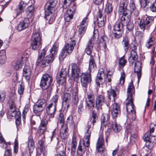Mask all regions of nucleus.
Instances as JSON below:
<instances>
[{
	"mask_svg": "<svg viewBox=\"0 0 156 156\" xmlns=\"http://www.w3.org/2000/svg\"><path fill=\"white\" fill-rule=\"evenodd\" d=\"M71 66V73L69 74V76L71 80H73L80 76L81 86L84 92L86 93L88 85L91 83L92 80L91 73L94 72L97 67L93 56L90 55L89 61L88 70L85 73H82L80 76L79 74L80 72L79 67L74 63H72Z\"/></svg>",
	"mask_w": 156,
	"mask_h": 156,
	"instance_id": "1",
	"label": "nucleus"
},
{
	"mask_svg": "<svg viewBox=\"0 0 156 156\" xmlns=\"http://www.w3.org/2000/svg\"><path fill=\"white\" fill-rule=\"evenodd\" d=\"M0 142L3 144V145L2 147L3 148H6L7 147V143L5 142L4 139L3 138V136L0 132Z\"/></svg>",
	"mask_w": 156,
	"mask_h": 156,
	"instance_id": "61",
	"label": "nucleus"
},
{
	"mask_svg": "<svg viewBox=\"0 0 156 156\" xmlns=\"http://www.w3.org/2000/svg\"><path fill=\"white\" fill-rule=\"evenodd\" d=\"M133 48V49L131 51V57L129 59V62L132 64L137 59L138 57L136 51L137 48L136 46H134Z\"/></svg>",
	"mask_w": 156,
	"mask_h": 156,
	"instance_id": "29",
	"label": "nucleus"
},
{
	"mask_svg": "<svg viewBox=\"0 0 156 156\" xmlns=\"http://www.w3.org/2000/svg\"><path fill=\"white\" fill-rule=\"evenodd\" d=\"M151 135L150 134V133L147 132L143 136L144 140L146 142L147 141L149 142H153V141L152 140L151 138Z\"/></svg>",
	"mask_w": 156,
	"mask_h": 156,
	"instance_id": "47",
	"label": "nucleus"
},
{
	"mask_svg": "<svg viewBox=\"0 0 156 156\" xmlns=\"http://www.w3.org/2000/svg\"><path fill=\"white\" fill-rule=\"evenodd\" d=\"M123 24L122 22H116L113 25L112 32L124 31Z\"/></svg>",
	"mask_w": 156,
	"mask_h": 156,
	"instance_id": "34",
	"label": "nucleus"
},
{
	"mask_svg": "<svg viewBox=\"0 0 156 156\" xmlns=\"http://www.w3.org/2000/svg\"><path fill=\"white\" fill-rule=\"evenodd\" d=\"M104 144L103 136L102 134L99 135L96 145L97 150L98 152H101L103 150L102 146Z\"/></svg>",
	"mask_w": 156,
	"mask_h": 156,
	"instance_id": "27",
	"label": "nucleus"
},
{
	"mask_svg": "<svg viewBox=\"0 0 156 156\" xmlns=\"http://www.w3.org/2000/svg\"><path fill=\"white\" fill-rule=\"evenodd\" d=\"M58 48V45L55 43L50 50V54L45 57L47 49L45 48L43 49L39 53L36 65L37 66L41 63V67L44 68L48 66L49 64L52 63L57 53Z\"/></svg>",
	"mask_w": 156,
	"mask_h": 156,
	"instance_id": "2",
	"label": "nucleus"
},
{
	"mask_svg": "<svg viewBox=\"0 0 156 156\" xmlns=\"http://www.w3.org/2000/svg\"><path fill=\"white\" fill-rule=\"evenodd\" d=\"M84 110L83 104V102H81L78 106L77 112L80 114H82Z\"/></svg>",
	"mask_w": 156,
	"mask_h": 156,
	"instance_id": "56",
	"label": "nucleus"
},
{
	"mask_svg": "<svg viewBox=\"0 0 156 156\" xmlns=\"http://www.w3.org/2000/svg\"><path fill=\"white\" fill-rule=\"evenodd\" d=\"M122 45L125 52L126 53L129 49L130 46L129 40L127 37H123L122 41Z\"/></svg>",
	"mask_w": 156,
	"mask_h": 156,
	"instance_id": "35",
	"label": "nucleus"
},
{
	"mask_svg": "<svg viewBox=\"0 0 156 156\" xmlns=\"http://www.w3.org/2000/svg\"><path fill=\"white\" fill-rule=\"evenodd\" d=\"M98 117L97 113H95L94 111H93L92 112V116L90 121L88 122V124L90 122V123H92L93 125H94V124L98 121Z\"/></svg>",
	"mask_w": 156,
	"mask_h": 156,
	"instance_id": "43",
	"label": "nucleus"
},
{
	"mask_svg": "<svg viewBox=\"0 0 156 156\" xmlns=\"http://www.w3.org/2000/svg\"><path fill=\"white\" fill-rule=\"evenodd\" d=\"M105 78V74L103 69H99L95 80L96 84L97 87H100L101 84H102L105 81L103 78Z\"/></svg>",
	"mask_w": 156,
	"mask_h": 156,
	"instance_id": "11",
	"label": "nucleus"
},
{
	"mask_svg": "<svg viewBox=\"0 0 156 156\" xmlns=\"http://www.w3.org/2000/svg\"><path fill=\"white\" fill-rule=\"evenodd\" d=\"M58 97V96L56 94L54 95L51 100L50 103H52L54 105L57 106Z\"/></svg>",
	"mask_w": 156,
	"mask_h": 156,
	"instance_id": "54",
	"label": "nucleus"
},
{
	"mask_svg": "<svg viewBox=\"0 0 156 156\" xmlns=\"http://www.w3.org/2000/svg\"><path fill=\"white\" fill-rule=\"evenodd\" d=\"M97 18L98 26L99 27L103 26L105 23V21L106 20V16H102V12L100 9H99L97 12Z\"/></svg>",
	"mask_w": 156,
	"mask_h": 156,
	"instance_id": "15",
	"label": "nucleus"
},
{
	"mask_svg": "<svg viewBox=\"0 0 156 156\" xmlns=\"http://www.w3.org/2000/svg\"><path fill=\"white\" fill-rule=\"evenodd\" d=\"M128 3V0H122L120 2L119 8V11L120 12L125 15H127L129 14L130 11L127 9V6Z\"/></svg>",
	"mask_w": 156,
	"mask_h": 156,
	"instance_id": "12",
	"label": "nucleus"
},
{
	"mask_svg": "<svg viewBox=\"0 0 156 156\" xmlns=\"http://www.w3.org/2000/svg\"><path fill=\"white\" fill-rule=\"evenodd\" d=\"M122 15L121 18V21L120 22H122L123 23V24L124 23L125 21H126V22L128 23L130 21V16L129 15L128 16H126L127 15H125L124 14H122Z\"/></svg>",
	"mask_w": 156,
	"mask_h": 156,
	"instance_id": "52",
	"label": "nucleus"
},
{
	"mask_svg": "<svg viewBox=\"0 0 156 156\" xmlns=\"http://www.w3.org/2000/svg\"><path fill=\"white\" fill-rule=\"evenodd\" d=\"M56 106L52 103H50L45 108L46 112L51 117H54L56 110Z\"/></svg>",
	"mask_w": 156,
	"mask_h": 156,
	"instance_id": "19",
	"label": "nucleus"
},
{
	"mask_svg": "<svg viewBox=\"0 0 156 156\" xmlns=\"http://www.w3.org/2000/svg\"><path fill=\"white\" fill-rule=\"evenodd\" d=\"M66 122L70 126H72L74 123L73 117L72 115H70L67 118Z\"/></svg>",
	"mask_w": 156,
	"mask_h": 156,
	"instance_id": "62",
	"label": "nucleus"
},
{
	"mask_svg": "<svg viewBox=\"0 0 156 156\" xmlns=\"http://www.w3.org/2000/svg\"><path fill=\"white\" fill-rule=\"evenodd\" d=\"M47 105V101L44 99H38L34 106L33 111L36 115L39 116L41 114Z\"/></svg>",
	"mask_w": 156,
	"mask_h": 156,
	"instance_id": "6",
	"label": "nucleus"
},
{
	"mask_svg": "<svg viewBox=\"0 0 156 156\" xmlns=\"http://www.w3.org/2000/svg\"><path fill=\"white\" fill-rule=\"evenodd\" d=\"M128 23H126V29L127 30L131 32H132L134 27V24L133 22L129 21Z\"/></svg>",
	"mask_w": 156,
	"mask_h": 156,
	"instance_id": "50",
	"label": "nucleus"
},
{
	"mask_svg": "<svg viewBox=\"0 0 156 156\" xmlns=\"http://www.w3.org/2000/svg\"><path fill=\"white\" fill-rule=\"evenodd\" d=\"M27 4V3L24 1H21L19 4L18 7L20 11L17 12L16 14V16H18L19 14H21L22 12H23L26 5Z\"/></svg>",
	"mask_w": 156,
	"mask_h": 156,
	"instance_id": "38",
	"label": "nucleus"
},
{
	"mask_svg": "<svg viewBox=\"0 0 156 156\" xmlns=\"http://www.w3.org/2000/svg\"><path fill=\"white\" fill-rule=\"evenodd\" d=\"M34 11V5L32 4L29 5L27 9V14L29 15H31Z\"/></svg>",
	"mask_w": 156,
	"mask_h": 156,
	"instance_id": "48",
	"label": "nucleus"
},
{
	"mask_svg": "<svg viewBox=\"0 0 156 156\" xmlns=\"http://www.w3.org/2000/svg\"><path fill=\"white\" fill-rule=\"evenodd\" d=\"M94 36L95 34H94L87 42L85 49V51L87 54L90 56L91 55L94 44Z\"/></svg>",
	"mask_w": 156,
	"mask_h": 156,
	"instance_id": "10",
	"label": "nucleus"
},
{
	"mask_svg": "<svg viewBox=\"0 0 156 156\" xmlns=\"http://www.w3.org/2000/svg\"><path fill=\"white\" fill-rule=\"evenodd\" d=\"M34 143L32 137L30 136L28 141L27 147L29 153H32L34 149Z\"/></svg>",
	"mask_w": 156,
	"mask_h": 156,
	"instance_id": "33",
	"label": "nucleus"
},
{
	"mask_svg": "<svg viewBox=\"0 0 156 156\" xmlns=\"http://www.w3.org/2000/svg\"><path fill=\"white\" fill-rule=\"evenodd\" d=\"M18 141L17 139H15V141L14 142V152L17 154L18 151Z\"/></svg>",
	"mask_w": 156,
	"mask_h": 156,
	"instance_id": "63",
	"label": "nucleus"
},
{
	"mask_svg": "<svg viewBox=\"0 0 156 156\" xmlns=\"http://www.w3.org/2000/svg\"><path fill=\"white\" fill-rule=\"evenodd\" d=\"M57 3L56 0H49L45 4L44 9L45 17L50 24L52 23L55 20V16L53 13Z\"/></svg>",
	"mask_w": 156,
	"mask_h": 156,
	"instance_id": "4",
	"label": "nucleus"
},
{
	"mask_svg": "<svg viewBox=\"0 0 156 156\" xmlns=\"http://www.w3.org/2000/svg\"><path fill=\"white\" fill-rule=\"evenodd\" d=\"M105 141L107 142L108 139L109 137L112 134V131L111 128H108L105 131Z\"/></svg>",
	"mask_w": 156,
	"mask_h": 156,
	"instance_id": "58",
	"label": "nucleus"
},
{
	"mask_svg": "<svg viewBox=\"0 0 156 156\" xmlns=\"http://www.w3.org/2000/svg\"><path fill=\"white\" fill-rule=\"evenodd\" d=\"M85 142L86 143L84 140L80 142L77 151V155L82 156L85 151L88 149L90 146V141L86 140Z\"/></svg>",
	"mask_w": 156,
	"mask_h": 156,
	"instance_id": "9",
	"label": "nucleus"
},
{
	"mask_svg": "<svg viewBox=\"0 0 156 156\" xmlns=\"http://www.w3.org/2000/svg\"><path fill=\"white\" fill-rule=\"evenodd\" d=\"M10 115L17 119L21 116V113L18 108H15V109L11 111Z\"/></svg>",
	"mask_w": 156,
	"mask_h": 156,
	"instance_id": "41",
	"label": "nucleus"
},
{
	"mask_svg": "<svg viewBox=\"0 0 156 156\" xmlns=\"http://www.w3.org/2000/svg\"><path fill=\"white\" fill-rule=\"evenodd\" d=\"M110 125L108 127H111L115 133L119 132L122 129L121 126L116 123V119H114L112 120H111V123Z\"/></svg>",
	"mask_w": 156,
	"mask_h": 156,
	"instance_id": "25",
	"label": "nucleus"
},
{
	"mask_svg": "<svg viewBox=\"0 0 156 156\" xmlns=\"http://www.w3.org/2000/svg\"><path fill=\"white\" fill-rule=\"evenodd\" d=\"M24 90V86L23 84H20L18 87V92L20 95L22 94Z\"/></svg>",
	"mask_w": 156,
	"mask_h": 156,
	"instance_id": "64",
	"label": "nucleus"
},
{
	"mask_svg": "<svg viewBox=\"0 0 156 156\" xmlns=\"http://www.w3.org/2000/svg\"><path fill=\"white\" fill-rule=\"evenodd\" d=\"M66 80V72L64 69H62L57 77V82L59 84H63Z\"/></svg>",
	"mask_w": 156,
	"mask_h": 156,
	"instance_id": "17",
	"label": "nucleus"
},
{
	"mask_svg": "<svg viewBox=\"0 0 156 156\" xmlns=\"http://www.w3.org/2000/svg\"><path fill=\"white\" fill-rule=\"evenodd\" d=\"M78 89L77 87H75L72 91L73 96V102L74 105H76L79 102L78 97Z\"/></svg>",
	"mask_w": 156,
	"mask_h": 156,
	"instance_id": "28",
	"label": "nucleus"
},
{
	"mask_svg": "<svg viewBox=\"0 0 156 156\" xmlns=\"http://www.w3.org/2000/svg\"><path fill=\"white\" fill-rule=\"evenodd\" d=\"M88 20L87 16L83 19L78 29L79 34L81 37L85 33L88 25Z\"/></svg>",
	"mask_w": 156,
	"mask_h": 156,
	"instance_id": "13",
	"label": "nucleus"
},
{
	"mask_svg": "<svg viewBox=\"0 0 156 156\" xmlns=\"http://www.w3.org/2000/svg\"><path fill=\"white\" fill-rule=\"evenodd\" d=\"M126 60L124 58V56H123L119 58V65L120 68H122L126 64Z\"/></svg>",
	"mask_w": 156,
	"mask_h": 156,
	"instance_id": "44",
	"label": "nucleus"
},
{
	"mask_svg": "<svg viewBox=\"0 0 156 156\" xmlns=\"http://www.w3.org/2000/svg\"><path fill=\"white\" fill-rule=\"evenodd\" d=\"M141 63L140 61H136L135 63L134 72L136 73L138 80L140 79L141 76Z\"/></svg>",
	"mask_w": 156,
	"mask_h": 156,
	"instance_id": "24",
	"label": "nucleus"
},
{
	"mask_svg": "<svg viewBox=\"0 0 156 156\" xmlns=\"http://www.w3.org/2000/svg\"><path fill=\"white\" fill-rule=\"evenodd\" d=\"M31 48L34 50H39L41 47V42L31 41Z\"/></svg>",
	"mask_w": 156,
	"mask_h": 156,
	"instance_id": "39",
	"label": "nucleus"
},
{
	"mask_svg": "<svg viewBox=\"0 0 156 156\" xmlns=\"http://www.w3.org/2000/svg\"><path fill=\"white\" fill-rule=\"evenodd\" d=\"M76 41L75 40L72 41L70 44L66 43L65 44L63 48L68 54H70L72 53L76 44Z\"/></svg>",
	"mask_w": 156,
	"mask_h": 156,
	"instance_id": "20",
	"label": "nucleus"
},
{
	"mask_svg": "<svg viewBox=\"0 0 156 156\" xmlns=\"http://www.w3.org/2000/svg\"><path fill=\"white\" fill-rule=\"evenodd\" d=\"M118 90L116 88L108 90L107 93L108 99H110L113 101H115V99L118 98Z\"/></svg>",
	"mask_w": 156,
	"mask_h": 156,
	"instance_id": "22",
	"label": "nucleus"
},
{
	"mask_svg": "<svg viewBox=\"0 0 156 156\" xmlns=\"http://www.w3.org/2000/svg\"><path fill=\"white\" fill-rule=\"evenodd\" d=\"M30 105L29 104H27L25 105L22 112V117L23 120L24 121L25 119L26 115L28 111L30 108Z\"/></svg>",
	"mask_w": 156,
	"mask_h": 156,
	"instance_id": "51",
	"label": "nucleus"
},
{
	"mask_svg": "<svg viewBox=\"0 0 156 156\" xmlns=\"http://www.w3.org/2000/svg\"><path fill=\"white\" fill-rule=\"evenodd\" d=\"M129 10L130 11V12H129V14H131L132 12H133L134 10L136 9L135 4L133 2L129 3Z\"/></svg>",
	"mask_w": 156,
	"mask_h": 156,
	"instance_id": "59",
	"label": "nucleus"
},
{
	"mask_svg": "<svg viewBox=\"0 0 156 156\" xmlns=\"http://www.w3.org/2000/svg\"><path fill=\"white\" fill-rule=\"evenodd\" d=\"M91 127V126L90 125H88L86 128V132L85 133V135L84 136V138L85 140L90 141V137L91 134V131L89 130Z\"/></svg>",
	"mask_w": 156,
	"mask_h": 156,
	"instance_id": "40",
	"label": "nucleus"
},
{
	"mask_svg": "<svg viewBox=\"0 0 156 156\" xmlns=\"http://www.w3.org/2000/svg\"><path fill=\"white\" fill-rule=\"evenodd\" d=\"M76 0H64L62 7L63 9H66L72 3H74Z\"/></svg>",
	"mask_w": 156,
	"mask_h": 156,
	"instance_id": "49",
	"label": "nucleus"
},
{
	"mask_svg": "<svg viewBox=\"0 0 156 156\" xmlns=\"http://www.w3.org/2000/svg\"><path fill=\"white\" fill-rule=\"evenodd\" d=\"M48 120L45 119H43L41 120L39 127V130L40 132L43 133L47 130V125L48 124Z\"/></svg>",
	"mask_w": 156,
	"mask_h": 156,
	"instance_id": "30",
	"label": "nucleus"
},
{
	"mask_svg": "<svg viewBox=\"0 0 156 156\" xmlns=\"http://www.w3.org/2000/svg\"><path fill=\"white\" fill-rule=\"evenodd\" d=\"M108 41L109 39L107 36L105 35H102L101 36L99 41V45L101 47H102L105 48Z\"/></svg>",
	"mask_w": 156,
	"mask_h": 156,
	"instance_id": "31",
	"label": "nucleus"
},
{
	"mask_svg": "<svg viewBox=\"0 0 156 156\" xmlns=\"http://www.w3.org/2000/svg\"><path fill=\"white\" fill-rule=\"evenodd\" d=\"M74 14L71 10H68L66 12L64 16L65 21L66 22H69L72 20Z\"/></svg>",
	"mask_w": 156,
	"mask_h": 156,
	"instance_id": "37",
	"label": "nucleus"
},
{
	"mask_svg": "<svg viewBox=\"0 0 156 156\" xmlns=\"http://www.w3.org/2000/svg\"><path fill=\"white\" fill-rule=\"evenodd\" d=\"M53 80L51 76L47 73L44 74L41 77L40 87L43 90L47 89L48 94L51 91V86L52 85Z\"/></svg>",
	"mask_w": 156,
	"mask_h": 156,
	"instance_id": "5",
	"label": "nucleus"
},
{
	"mask_svg": "<svg viewBox=\"0 0 156 156\" xmlns=\"http://www.w3.org/2000/svg\"><path fill=\"white\" fill-rule=\"evenodd\" d=\"M95 96L93 92H88L85 98V108L86 109L92 111L94 107Z\"/></svg>",
	"mask_w": 156,
	"mask_h": 156,
	"instance_id": "8",
	"label": "nucleus"
},
{
	"mask_svg": "<svg viewBox=\"0 0 156 156\" xmlns=\"http://www.w3.org/2000/svg\"><path fill=\"white\" fill-rule=\"evenodd\" d=\"M68 54L66 52L63 48L61 51L59 56V58L60 60H62L66 57V56Z\"/></svg>",
	"mask_w": 156,
	"mask_h": 156,
	"instance_id": "55",
	"label": "nucleus"
},
{
	"mask_svg": "<svg viewBox=\"0 0 156 156\" xmlns=\"http://www.w3.org/2000/svg\"><path fill=\"white\" fill-rule=\"evenodd\" d=\"M122 72L121 73V77L118 83L119 84H120L121 85H122L124 84L125 78V75L123 69H122Z\"/></svg>",
	"mask_w": 156,
	"mask_h": 156,
	"instance_id": "57",
	"label": "nucleus"
},
{
	"mask_svg": "<svg viewBox=\"0 0 156 156\" xmlns=\"http://www.w3.org/2000/svg\"><path fill=\"white\" fill-rule=\"evenodd\" d=\"M44 140H43V139L39 140L38 143L39 144V146L38 147V148L41 152H42L43 154H44L45 155H47V150L44 146Z\"/></svg>",
	"mask_w": 156,
	"mask_h": 156,
	"instance_id": "36",
	"label": "nucleus"
},
{
	"mask_svg": "<svg viewBox=\"0 0 156 156\" xmlns=\"http://www.w3.org/2000/svg\"><path fill=\"white\" fill-rule=\"evenodd\" d=\"M69 99L62 98V106L68 109L69 107Z\"/></svg>",
	"mask_w": 156,
	"mask_h": 156,
	"instance_id": "60",
	"label": "nucleus"
},
{
	"mask_svg": "<svg viewBox=\"0 0 156 156\" xmlns=\"http://www.w3.org/2000/svg\"><path fill=\"white\" fill-rule=\"evenodd\" d=\"M123 33L124 31L112 32V34L115 38L119 39L122 37Z\"/></svg>",
	"mask_w": 156,
	"mask_h": 156,
	"instance_id": "46",
	"label": "nucleus"
},
{
	"mask_svg": "<svg viewBox=\"0 0 156 156\" xmlns=\"http://www.w3.org/2000/svg\"><path fill=\"white\" fill-rule=\"evenodd\" d=\"M112 115L113 119H116L120 113V107L119 105L117 103H115L112 105Z\"/></svg>",
	"mask_w": 156,
	"mask_h": 156,
	"instance_id": "21",
	"label": "nucleus"
},
{
	"mask_svg": "<svg viewBox=\"0 0 156 156\" xmlns=\"http://www.w3.org/2000/svg\"><path fill=\"white\" fill-rule=\"evenodd\" d=\"M23 75L27 80H30L31 75L30 67L28 65H25L23 70Z\"/></svg>",
	"mask_w": 156,
	"mask_h": 156,
	"instance_id": "23",
	"label": "nucleus"
},
{
	"mask_svg": "<svg viewBox=\"0 0 156 156\" xmlns=\"http://www.w3.org/2000/svg\"><path fill=\"white\" fill-rule=\"evenodd\" d=\"M134 87L133 83L131 82L129 84L127 90V97L126 101L128 102L126 104V111L129 115H132L133 119L136 118V111L135 106L133 104V94Z\"/></svg>",
	"mask_w": 156,
	"mask_h": 156,
	"instance_id": "3",
	"label": "nucleus"
},
{
	"mask_svg": "<svg viewBox=\"0 0 156 156\" xmlns=\"http://www.w3.org/2000/svg\"><path fill=\"white\" fill-rule=\"evenodd\" d=\"M154 19L153 16H148L145 20H140L139 23L140 29L143 31L145 30H148L154 23Z\"/></svg>",
	"mask_w": 156,
	"mask_h": 156,
	"instance_id": "7",
	"label": "nucleus"
},
{
	"mask_svg": "<svg viewBox=\"0 0 156 156\" xmlns=\"http://www.w3.org/2000/svg\"><path fill=\"white\" fill-rule=\"evenodd\" d=\"M113 7L111 5H106L105 12L109 16L111 15V13L112 12Z\"/></svg>",
	"mask_w": 156,
	"mask_h": 156,
	"instance_id": "53",
	"label": "nucleus"
},
{
	"mask_svg": "<svg viewBox=\"0 0 156 156\" xmlns=\"http://www.w3.org/2000/svg\"><path fill=\"white\" fill-rule=\"evenodd\" d=\"M23 57H22L21 59L18 60L16 63L14 67V68L16 70L19 69L20 68H21L22 64L23 63L22 59Z\"/></svg>",
	"mask_w": 156,
	"mask_h": 156,
	"instance_id": "45",
	"label": "nucleus"
},
{
	"mask_svg": "<svg viewBox=\"0 0 156 156\" xmlns=\"http://www.w3.org/2000/svg\"><path fill=\"white\" fill-rule=\"evenodd\" d=\"M110 115L109 114H104L101 117V127L103 126L106 128V126H110L111 121L110 120Z\"/></svg>",
	"mask_w": 156,
	"mask_h": 156,
	"instance_id": "14",
	"label": "nucleus"
},
{
	"mask_svg": "<svg viewBox=\"0 0 156 156\" xmlns=\"http://www.w3.org/2000/svg\"><path fill=\"white\" fill-rule=\"evenodd\" d=\"M67 127L65 128L63 127L61 128L60 132V136L63 139H65L67 137L68 134L67 133Z\"/></svg>",
	"mask_w": 156,
	"mask_h": 156,
	"instance_id": "42",
	"label": "nucleus"
},
{
	"mask_svg": "<svg viewBox=\"0 0 156 156\" xmlns=\"http://www.w3.org/2000/svg\"><path fill=\"white\" fill-rule=\"evenodd\" d=\"M105 98L102 95H98L96 98L95 107L98 110L101 109L102 106L105 103Z\"/></svg>",
	"mask_w": 156,
	"mask_h": 156,
	"instance_id": "16",
	"label": "nucleus"
},
{
	"mask_svg": "<svg viewBox=\"0 0 156 156\" xmlns=\"http://www.w3.org/2000/svg\"><path fill=\"white\" fill-rule=\"evenodd\" d=\"M30 23V21L27 18H25L18 24L17 30L19 31L25 29L27 28Z\"/></svg>",
	"mask_w": 156,
	"mask_h": 156,
	"instance_id": "18",
	"label": "nucleus"
},
{
	"mask_svg": "<svg viewBox=\"0 0 156 156\" xmlns=\"http://www.w3.org/2000/svg\"><path fill=\"white\" fill-rule=\"evenodd\" d=\"M41 35V34L40 33L39 30H34L32 34L31 41L41 42L42 39Z\"/></svg>",
	"mask_w": 156,
	"mask_h": 156,
	"instance_id": "26",
	"label": "nucleus"
},
{
	"mask_svg": "<svg viewBox=\"0 0 156 156\" xmlns=\"http://www.w3.org/2000/svg\"><path fill=\"white\" fill-rule=\"evenodd\" d=\"M146 147L142 149V151L145 154H148L151 152V149L153 147L152 142L147 141L145 144Z\"/></svg>",
	"mask_w": 156,
	"mask_h": 156,
	"instance_id": "32",
	"label": "nucleus"
}]
</instances>
